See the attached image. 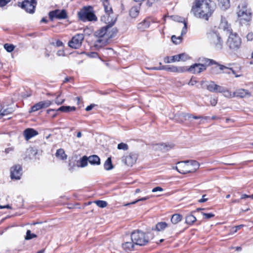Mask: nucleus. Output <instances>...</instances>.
Here are the masks:
<instances>
[{"mask_svg": "<svg viewBox=\"0 0 253 253\" xmlns=\"http://www.w3.org/2000/svg\"><path fill=\"white\" fill-rule=\"evenodd\" d=\"M214 10L213 3L210 0H195L191 12L195 17L208 21Z\"/></svg>", "mask_w": 253, "mask_h": 253, "instance_id": "obj_1", "label": "nucleus"}, {"mask_svg": "<svg viewBox=\"0 0 253 253\" xmlns=\"http://www.w3.org/2000/svg\"><path fill=\"white\" fill-rule=\"evenodd\" d=\"M101 20L104 21L108 25L106 26L102 27L100 29L95 31L94 35L96 37L98 38L95 42V46H102L105 44L108 40L113 38L117 33L116 29H111L112 27L114 25L116 19H111V20L106 19L105 16L101 17Z\"/></svg>", "mask_w": 253, "mask_h": 253, "instance_id": "obj_2", "label": "nucleus"}, {"mask_svg": "<svg viewBox=\"0 0 253 253\" xmlns=\"http://www.w3.org/2000/svg\"><path fill=\"white\" fill-rule=\"evenodd\" d=\"M177 164V166L173 167V169H176L177 171L182 174L194 172L200 166L199 163L195 160L179 162Z\"/></svg>", "mask_w": 253, "mask_h": 253, "instance_id": "obj_3", "label": "nucleus"}, {"mask_svg": "<svg viewBox=\"0 0 253 253\" xmlns=\"http://www.w3.org/2000/svg\"><path fill=\"white\" fill-rule=\"evenodd\" d=\"M131 239L136 245L140 246L146 245L149 242L148 235L142 231L137 230L131 234Z\"/></svg>", "mask_w": 253, "mask_h": 253, "instance_id": "obj_4", "label": "nucleus"}, {"mask_svg": "<svg viewBox=\"0 0 253 253\" xmlns=\"http://www.w3.org/2000/svg\"><path fill=\"white\" fill-rule=\"evenodd\" d=\"M208 39L210 43L216 49H221L223 42L220 34L217 32L212 31L208 34Z\"/></svg>", "mask_w": 253, "mask_h": 253, "instance_id": "obj_5", "label": "nucleus"}, {"mask_svg": "<svg viewBox=\"0 0 253 253\" xmlns=\"http://www.w3.org/2000/svg\"><path fill=\"white\" fill-rule=\"evenodd\" d=\"M237 14L240 20H244L249 21L251 18L252 13L250 9L245 2H242L238 5L237 9Z\"/></svg>", "mask_w": 253, "mask_h": 253, "instance_id": "obj_6", "label": "nucleus"}, {"mask_svg": "<svg viewBox=\"0 0 253 253\" xmlns=\"http://www.w3.org/2000/svg\"><path fill=\"white\" fill-rule=\"evenodd\" d=\"M241 39L236 33H231L227 39L226 44L234 51L237 50L241 46Z\"/></svg>", "mask_w": 253, "mask_h": 253, "instance_id": "obj_7", "label": "nucleus"}, {"mask_svg": "<svg viewBox=\"0 0 253 253\" xmlns=\"http://www.w3.org/2000/svg\"><path fill=\"white\" fill-rule=\"evenodd\" d=\"M181 116L185 119L192 122L195 125H204L207 121L208 117L193 116L190 114L182 113Z\"/></svg>", "mask_w": 253, "mask_h": 253, "instance_id": "obj_8", "label": "nucleus"}, {"mask_svg": "<svg viewBox=\"0 0 253 253\" xmlns=\"http://www.w3.org/2000/svg\"><path fill=\"white\" fill-rule=\"evenodd\" d=\"M89 9H92V7L89 6L88 8H84V10L79 13V17L81 20L83 21L96 20V16Z\"/></svg>", "mask_w": 253, "mask_h": 253, "instance_id": "obj_9", "label": "nucleus"}, {"mask_svg": "<svg viewBox=\"0 0 253 253\" xmlns=\"http://www.w3.org/2000/svg\"><path fill=\"white\" fill-rule=\"evenodd\" d=\"M84 39V36L83 34H77L73 37L72 39L69 42L68 45L70 47L78 49L81 46Z\"/></svg>", "mask_w": 253, "mask_h": 253, "instance_id": "obj_10", "label": "nucleus"}, {"mask_svg": "<svg viewBox=\"0 0 253 253\" xmlns=\"http://www.w3.org/2000/svg\"><path fill=\"white\" fill-rule=\"evenodd\" d=\"M49 17L51 20L56 18L58 19H66L67 17V12L65 10L56 9L49 13Z\"/></svg>", "mask_w": 253, "mask_h": 253, "instance_id": "obj_11", "label": "nucleus"}, {"mask_svg": "<svg viewBox=\"0 0 253 253\" xmlns=\"http://www.w3.org/2000/svg\"><path fill=\"white\" fill-rule=\"evenodd\" d=\"M36 4V0H24L22 3L21 7L25 9L27 12L33 13Z\"/></svg>", "mask_w": 253, "mask_h": 253, "instance_id": "obj_12", "label": "nucleus"}, {"mask_svg": "<svg viewBox=\"0 0 253 253\" xmlns=\"http://www.w3.org/2000/svg\"><path fill=\"white\" fill-rule=\"evenodd\" d=\"M187 71L193 74H199L206 70V66L201 63H195L191 65Z\"/></svg>", "mask_w": 253, "mask_h": 253, "instance_id": "obj_13", "label": "nucleus"}, {"mask_svg": "<svg viewBox=\"0 0 253 253\" xmlns=\"http://www.w3.org/2000/svg\"><path fill=\"white\" fill-rule=\"evenodd\" d=\"M21 175L22 168L20 165H16L11 168V179H20Z\"/></svg>", "mask_w": 253, "mask_h": 253, "instance_id": "obj_14", "label": "nucleus"}, {"mask_svg": "<svg viewBox=\"0 0 253 253\" xmlns=\"http://www.w3.org/2000/svg\"><path fill=\"white\" fill-rule=\"evenodd\" d=\"M51 104V102L49 100H45L39 102L35 104L31 108V112H35L42 108H45L49 106Z\"/></svg>", "mask_w": 253, "mask_h": 253, "instance_id": "obj_15", "label": "nucleus"}, {"mask_svg": "<svg viewBox=\"0 0 253 253\" xmlns=\"http://www.w3.org/2000/svg\"><path fill=\"white\" fill-rule=\"evenodd\" d=\"M163 69L174 73H183L187 71L186 68L184 67H177L173 65L163 66Z\"/></svg>", "mask_w": 253, "mask_h": 253, "instance_id": "obj_16", "label": "nucleus"}, {"mask_svg": "<svg viewBox=\"0 0 253 253\" xmlns=\"http://www.w3.org/2000/svg\"><path fill=\"white\" fill-rule=\"evenodd\" d=\"M102 4L106 13V15H105L106 19H107L108 17L110 20H111V19H115V18H112L110 15L111 14H112L113 11L109 1L108 0H103Z\"/></svg>", "mask_w": 253, "mask_h": 253, "instance_id": "obj_17", "label": "nucleus"}, {"mask_svg": "<svg viewBox=\"0 0 253 253\" xmlns=\"http://www.w3.org/2000/svg\"><path fill=\"white\" fill-rule=\"evenodd\" d=\"M183 27L182 28L181 33V36L178 37H176L175 35H173L171 37V41L172 42L177 44H179L182 41V36L185 34L187 32V24L185 22H184L183 23Z\"/></svg>", "mask_w": 253, "mask_h": 253, "instance_id": "obj_18", "label": "nucleus"}, {"mask_svg": "<svg viewBox=\"0 0 253 253\" xmlns=\"http://www.w3.org/2000/svg\"><path fill=\"white\" fill-rule=\"evenodd\" d=\"M38 132L31 128H28L24 131V135L26 140H29L31 138L37 135Z\"/></svg>", "mask_w": 253, "mask_h": 253, "instance_id": "obj_19", "label": "nucleus"}, {"mask_svg": "<svg viewBox=\"0 0 253 253\" xmlns=\"http://www.w3.org/2000/svg\"><path fill=\"white\" fill-rule=\"evenodd\" d=\"M219 28L223 29L224 31H226L229 33H231V29L230 25L228 24L227 20L224 17H221Z\"/></svg>", "mask_w": 253, "mask_h": 253, "instance_id": "obj_20", "label": "nucleus"}, {"mask_svg": "<svg viewBox=\"0 0 253 253\" xmlns=\"http://www.w3.org/2000/svg\"><path fill=\"white\" fill-rule=\"evenodd\" d=\"M137 160V156L135 154H130L125 158V164L129 166H131Z\"/></svg>", "mask_w": 253, "mask_h": 253, "instance_id": "obj_21", "label": "nucleus"}, {"mask_svg": "<svg viewBox=\"0 0 253 253\" xmlns=\"http://www.w3.org/2000/svg\"><path fill=\"white\" fill-rule=\"evenodd\" d=\"M135 243L130 240V241L125 242L122 244V248L126 252H130L134 250Z\"/></svg>", "mask_w": 253, "mask_h": 253, "instance_id": "obj_22", "label": "nucleus"}, {"mask_svg": "<svg viewBox=\"0 0 253 253\" xmlns=\"http://www.w3.org/2000/svg\"><path fill=\"white\" fill-rule=\"evenodd\" d=\"M250 93L248 90L240 88L234 91V97H239L241 98L249 96Z\"/></svg>", "mask_w": 253, "mask_h": 253, "instance_id": "obj_23", "label": "nucleus"}, {"mask_svg": "<svg viewBox=\"0 0 253 253\" xmlns=\"http://www.w3.org/2000/svg\"><path fill=\"white\" fill-rule=\"evenodd\" d=\"M88 162L90 164L93 165H99L100 164L99 157L95 155L89 156L88 157Z\"/></svg>", "mask_w": 253, "mask_h": 253, "instance_id": "obj_24", "label": "nucleus"}, {"mask_svg": "<svg viewBox=\"0 0 253 253\" xmlns=\"http://www.w3.org/2000/svg\"><path fill=\"white\" fill-rule=\"evenodd\" d=\"M55 156L59 159L64 160L67 159V156L63 149H59L56 151Z\"/></svg>", "mask_w": 253, "mask_h": 253, "instance_id": "obj_25", "label": "nucleus"}, {"mask_svg": "<svg viewBox=\"0 0 253 253\" xmlns=\"http://www.w3.org/2000/svg\"><path fill=\"white\" fill-rule=\"evenodd\" d=\"M219 6L221 9L226 10L230 7L229 0H218Z\"/></svg>", "mask_w": 253, "mask_h": 253, "instance_id": "obj_26", "label": "nucleus"}, {"mask_svg": "<svg viewBox=\"0 0 253 253\" xmlns=\"http://www.w3.org/2000/svg\"><path fill=\"white\" fill-rule=\"evenodd\" d=\"M12 112L13 109L10 107L1 109L0 111V120L4 116L11 114Z\"/></svg>", "mask_w": 253, "mask_h": 253, "instance_id": "obj_27", "label": "nucleus"}, {"mask_svg": "<svg viewBox=\"0 0 253 253\" xmlns=\"http://www.w3.org/2000/svg\"><path fill=\"white\" fill-rule=\"evenodd\" d=\"M150 26V21L144 20L142 22L139 23L137 26L138 29L141 31H144L145 29L148 28Z\"/></svg>", "mask_w": 253, "mask_h": 253, "instance_id": "obj_28", "label": "nucleus"}, {"mask_svg": "<svg viewBox=\"0 0 253 253\" xmlns=\"http://www.w3.org/2000/svg\"><path fill=\"white\" fill-rule=\"evenodd\" d=\"M182 219V216L179 214H174L171 216V222L172 224H176L179 222Z\"/></svg>", "mask_w": 253, "mask_h": 253, "instance_id": "obj_29", "label": "nucleus"}, {"mask_svg": "<svg viewBox=\"0 0 253 253\" xmlns=\"http://www.w3.org/2000/svg\"><path fill=\"white\" fill-rule=\"evenodd\" d=\"M139 7L133 6L129 11V14L131 17L135 18L139 14Z\"/></svg>", "mask_w": 253, "mask_h": 253, "instance_id": "obj_30", "label": "nucleus"}, {"mask_svg": "<svg viewBox=\"0 0 253 253\" xmlns=\"http://www.w3.org/2000/svg\"><path fill=\"white\" fill-rule=\"evenodd\" d=\"M104 168L107 170H109L113 168V166L112 163L111 158H108L105 163L104 164Z\"/></svg>", "mask_w": 253, "mask_h": 253, "instance_id": "obj_31", "label": "nucleus"}, {"mask_svg": "<svg viewBox=\"0 0 253 253\" xmlns=\"http://www.w3.org/2000/svg\"><path fill=\"white\" fill-rule=\"evenodd\" d=\"M168 226V224L165 222H158L156 225V229L158 231H161L164 230L166 227Z\"/></svg>", "mask_w": 253, "mask_h": 253, "instance_id": "obj_32", "label": "nucleus"}, {"mask_svg": "<svg viewBox=\"0 0 253 253\" xmlns=\"http://www.w3.org/2000/svg\"><path fill=\"white\" fill-rule=\"evenodd\" d=\"M76 108L75 107H70V106H61L59 108L57 111H62L64 112H69L71 111H75Z\"/></svg>", "mask_w": 253, "mask_h": 253, "instance_id": "obj_33", "label": "nucleus"}, {"mask_svg": "<svg viewBox=\"0 0 253 253\" xmlns=\"http://www.w3.org/2000/svg\"><path fill=\"white\" fill-rule=\"evenodd\" d=\"M218 69L220 70H224L223 73L230 74L231 73H232L233 74H235L234 71L231 68H227L223 65H219Z\"/></svg>", "mask_w": 253, "mask_h": 253, "instance_id": "obj_34", "label": "nucleus"}, {"mask_svg": "<svg viewBox=\"0 0 253 253\" xmlns=\"http://www.w3.org/2000/svg\"><path fill=\"white\" fill-rule=\"evenodd\" d=\"M175 61H178L176 55L171 57L167 56L164 58V62L166 63H169Z\"/></svg>", "mask_w": 253, "mask_h": 253, "instance_id": "obj_35", "label": "nucleus"}, {"mask_svg": "<svg viewBox=\"0 0 253 253\" xmlns=\"http://www.w3.org/2000/svg\"><path fill=\"white\" fill-rule=\"evenodd\" d=\"M196 221V218L192 214H190L186 217L185 222L188 224H192Z\"/></svg>", "mask_w": 253, "mask_h": 253, "instance_id": "obj_36", "label": "nucleus"}, {"mask_svg": "<svg viewBox=\"0 0 253 253\" xmlns=\"http://www.w3.org/2000/svg\"><path fill=\"white\" fill-rule=\"evenodd\" d=\"M88 161V157L86 156H84L81 159L80 161V167L84 168L87 165V162Z\"/></svg>", "mask_w": 253, "mask_h": 253, "instance_id": "obj_37", "label": "nucleus"}, {"mask_svg": "<svg viewBox=\"0 0 253 253\" xmlns=\"http://www.w3.org/2000/svg\"><path fill=\"white\" fill-rule=\"evenodd\" d=\"M202 62L203 63H201V64H204L206 66V68L208 66H209L210 65L213 64H216V62L211 59H209L208 58H203L202 60Z\"/></svg>", "mask_w": 253, "mask_h": 253, "instance_id": "obj_38", "label": "nucleus"}, {"mask_svg": "<svg viewBox=\"0 0 253 253\" xmlns=\"http://www.w3.org/2000/svg\"><path fill=\"white\" fill-rule=\"evenodd\" d=\"M161 149L164 151H168L174 147L173 144H163L160 145Z\"/></svg>", "mask_w": 253, "mask_h": 253, "instance_id": "obj_39", "label": "nucleus"}, {"mask_svg": "<svg viewBox=\"0 0 253 253\" xmlns=\"http://www.w3.org/2000/svg\"><path fill=\"white\" fill-rule=\"evenodd\" d=\"M206 86L207 89L211 92H213L214 91V88L216 86V84L214 82L211 81L207 83Z\"/></svg>", "mask_w": 253, "mask_h": 253, "instance_id": "obj_40", "label": "nucleus"}, {"mask_svg": "<svg viewBox=\"0 0 253 253\" xmlns=\"http://www.w3.org/2000/svg\"><path fill=\"white\" fill-rule=\"evenodd\" d=\"M177 57V59H178V61H185L188 60L189 58L188 55L185 53H181L178 55H176Z\"/></svg>", "mask_w": 253, "mask_h": 253, "instance_id": "obj_41", "label": "nucleus"}, {"mask_svg": "<svg viewBox=\"0 0 253 253\" xmlns=\"http://www.w3.org/2000/svg\"><path fill=\"white\" fill-rule=\"evenodd\" d=\"M94 203L96 204V205L101 208H105L107 206V203L106 201L97 200L95 201Z\"/></svg>", "mask_w": 253, "mask_h": 253, "instance_id": "obj_42", "label": "nucleus"}, {"mask_svg": "<svg viewBox=\"0 0 253 253\" xmlns=\"http://www.w3.org/2000/svg\"><path fill=\"white\" fill-rule=\"evenodd\" d=\"M222 93H223V95L226 97L231 98L234 97V92L232 93L225 88H224V90Z\"/></svg>", "mask_w": 253, "mask_h": 253, "instance_id": "obj_43", "label": "nucleus"}, {"mask_svg": "<svg viewBox=\"0 0 253 253\" xmlns=\"http://www.w3.org/2000/svg\"><path fill=\"white\" fill-rule=\"evenodd\" d=\"M37 237V235L35 234H33V233H31V232L30 230H28L27 231V233H26V236L25 238V239L26 240H30V239H32L34 238H36Z\"/></svg>", "mask_w": 253, "mask_h": 253, "instance_id": "obj_44", "label": "nucleus"}, {"mask_svg": "<svg viewBox=\"0 0 253 253\" xmlns=\"http://www.w3.org/2000/svg\"><path fill=\"white\" fill-rule=\"evenodd\" d=\"M14 46L11 44L5 43L4 45V48L9 52L12 51L14 49Z\"/></svg>", "mask_w": 253, "mask_h": 253, "instance_id": "obj_45", "label": "nucleus"}, {"mask_svg": "<svg viewBox=\"0 0 253 253\" xmlns=\"http://www.w3.org/2000/svg\"><path fill=\"white\" fill-rule=\"evenodd\" d=\"M117 148L119 150H123L126 151L128 149V146L126 143H121L118 145Z\"/></svg>", "mask_w": 253, "mask_h": 253, "instance_id": "obj_46", "label": "nucleus"}, {"mask_svg": "<svg viewBox=\"0 0 253 253\" xmlns=\"http://www.w3.org/2000/svg\"><path fill=\"white\" fill-rule=\"evenodd\" d=\"M224 90V87L216 84L213 92H222Z\"/></svg>", "mask_w": 253, "mask_h": 253, "instance_id": "obj_47", "label": "nucleus"}, {"mask_svg": "<svg viewBox=\"0 0 253 253\" xmlns=\"http://www.w3.org/2000/svg\"><path fill=\"white\" fill-rule=\"evenodd\" d=\"M149 199V197H143V198H140V199H139L136 201H134L131 203H127L125 205V206H128V205H132V204H136V203L139 202V201H145V200H146L147 199Z\"/></svg>", "mask_w": 253, "mask_h": 253, "instance_id": "obj_48", "label": "nucleus"}, {"mask_svg": "<svg viewBox=\"0 0 253 253\" xmlns=\"http://www.w3.org/2000/svg\"><path fill=\"white\" fill-rule=\"evenodd\" d=\"M26 153L27 155H28L29 158L31 159H32L31 155H35L36 154V152L33 148H29L27 150Z\"/></svg>", "mask_w": 253, "mask_h": 253, "instance_id": "obj_49", "label": "nucleus"}, {"mask_svg": "<svg viewBox=\"0 0 253 253\" xmlns=\"http://www.w3.org/2000/svg\"><path fill=\"white\" fill-rule=\"evenodd\" d=\"M243 226V225H240L236 226L232 228L230 231L231 233L234 234V233H236L238 230H240Z\"/></svg>", "mask_w": 253, "mask_h": 253, "instance_id": "obj_50", "label": "nucleus"}, {"mask_svg": "<svg viewBox=\"0 0 253 253\" xmlns=\"http://www.w3.org/2000/svg\"><path fill=\"white\" fill-rule=\"evenodd\" d=\"M201 213L205 216L206 219H210L214 216V214L212 213H207L204 212H202Z\"/></svg>", "mask_w": 253, "mask_h": 253, "instance_id": "obj_51", "label": "nucleus"}, {"mask_svg": "<svg viewBox=\"0 0 253 253\" xmlns=\"http://www.w3.org/2000/svg\"><path fill=\"white\" fill-rule=\"evenodd\" d=\"M60 94H59L57 97L56 98L55 100V102L58 104V105H60V104H63L64 101H65V99H59V97L60 96Z\"/></svg>", "mask_w": 253, "mask_h": 253, "instance_id": "obj_52", "label": "nucleus"}, {"mask_svg": "<svg viewBox=\"0 0 253 253\" xmlns=\"http://www.w3.org/2000/svg\"><path fill=\"white\" fill-rule=\"evenodd\" d=\"M246 38L248 41H252L253 40V33L251 32L247 34Z\"/></svg>", "mask_w": 253, "mask_h": 253, "instance_id": "obj_53", "label": "nucleus"}, {"mask_svg": "<svg viewBox=\"0 0 253 253\" xmlns=\"http://www.w3.org/2000/svg\"><path fill=\"white\" fill-rule=\"evenodd\" d=\"M10 1V0H0V7L5 6Z\"/></svg>", "mask_w": 253, "mask_h": 253, "instance_id": "obj_54", "label": "nucleus"}, {"mask_svg": "<svg viewBox=\"0 0 253 253\" xmlns=\"http://www.w3.org/2000/svg\"><path fill=\"white\" fill-rule=\"evenodd\" d=\"M217 100L216 98H211L210 99V103H211V104L212 105V106H215L216 104H217Z\"/></svg>", "mask_w": 253, "mask_h": 253, "instance_id": "obj_55", "label": "nucleus"}, {"mask_svg": "<svg viewBox=\"0 0 253 253\" xmlns=\"http://www.w3.org/2000/svg\"><path fill=\"white\" fill-rule=\"evenodd\" d=\"M163 191V189L162 188H161V187H155L154 188H153L152 190V192H153V193H155V192H158V191H160V192H162Z\"/></svg>", "mask_w": 253, "mask_h": 253, "instance_id": "obj_56", "label": "nucleus"}, {"mask_svg": "<svg viewBox=\"0 0 253 253\" xmlns=\"http://www.w3.org/2000/svg\"><path fill=\"white\" fill-rule=\"evenodd\" d=\"M206 195H204L202 197V198L198 201L199 203H204L208 200L207 198H205Z\"/></svg>", "mask_w": 253, "mask_h": 253, "instance_id": "obj_57", "label": "nucleus"}, {"mask_svg": "<svg viewBox=\"0 0 253 253\" xmlns=\"http://www.w3.org/2000/svg\"><path fill=\"white\" fill-rule=\"evenodd\" d=\"M94 106L95 105L94 104H91L86 107L85 110L86 111H89L91 110L94 107Z\"/></svg>", "mask_w": 253, "mask_h": 253, "instance_id": "obj_58", "label": "nucleus"}, {"mask_svg": "<svg viewBox=\"0 0 253 253\" xmlns=\"http://www.w3.org/2000/svg\"><path fill=\"white\" fill-rule=\"evenodd\" d=\"M13 151V148H12V147H9V148H6V149H5L4 152H5V153L6 154H8V153H10V152Z\"/></svg>", "mask_w": 253, "mask_h": 253, "instance_id": "obj_59", "label": "nucleus"}, {"mask_svg": "<svg viewBox=\"0 0 253 253\" xmlns=\"http://www.w3.org/2000/svg\"><path fill=\"white\" fill-rule=\"evenodd\" d=\"M55 44H56V46L58 47V46H62L63 45V43L60 41H57L56 43H55Z\"/></svg>", "mask_w": 253, "mask_h": 253, "instance_id": "obj_60", "label": "nucleus"}, {"mask_svg": "<svg viewBox=\"0 0 253 253\" xmlns=\"http://www.w3.org/2000/svg\"><path fill=\"white\" fill-rule=\"evenodd\" d=\"M4 208H7V209H11V207L8 205H7L6 206H0V209H4Z\"/></svg>", "mask_w": 253, "mask_h": 253, "instance_id": "obj_61", "label": "nucleus"}, {"mask_svg": "<svg viewBox=\"0 0 253 253\" xmlns=\"http://www.w3.org/2000/svg\"><path fill=\"white\" fill-rule=\"evenodd\" d=\"M148 69H150V70H163V66H162L161 68H157V67H155L150 68H148Z\"/></svg>", "mask_w": 253, "mask_h": 253, "instance_id": "obj_62", "label": "nucleus"}, {"mask_svg": "<svg viewBox=\"0 0 253 253\" xmlns=\"http://www.w3.org/2000/svg\"><path fill=\"white\" fill-rule=\"evenodd\" d=\"M249 197L251 198V196H249L246 194H243L242 195L241 199H246L247 198H249Z\"/></svg>", "mask_w": 253, "mask_h": 253, "instance_id": "obj_63", "label": "nucleus"}, {"mask_svg": "<svg viewBox=\"0 0 253 253\" xmlns=\"http://www.w3.org/2000/svg\"><path fill=\"white\" fill-rule=\"evenodd\" d=\"M63 52L64 51L63 50H59L57 52V54L58 56H62L63 55Z\"/></svg>", "mask_w": 253, "mask_h": 253, "instance_id": "obj_64", "label": "nucleus"}]
</instances>
